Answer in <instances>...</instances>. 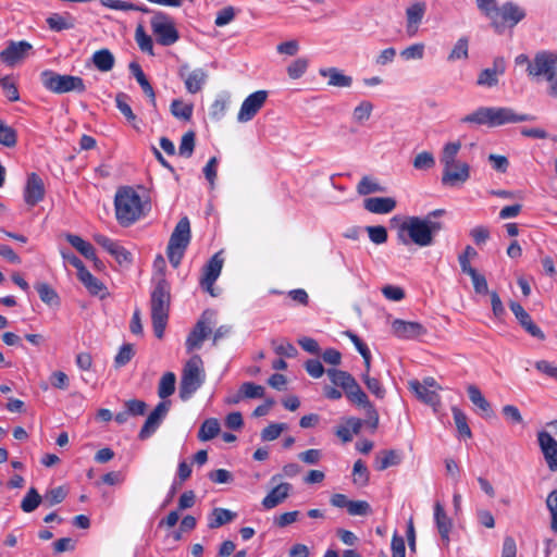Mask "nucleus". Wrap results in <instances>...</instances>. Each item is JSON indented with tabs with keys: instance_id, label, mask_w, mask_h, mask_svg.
I'll list each match as a JSON object with an SVG mask.
<instances>
[{
	"instance_id": "nucleus-1",
	"label": "nucleus",
	"mask_w": 557,
	"mask_h": 557,
	"mask_svg": "<svg viewBox=\"0 0 557 557\" xmlns=\"http://www.w3.org/2000/svg\"><path fill=\"white\" fill-rule=\"evenodd\" d=\"M443 209L429 212L424 218L409 216L398 227L397 237L403 245L416 244L419 247L431 246L434 236L443 228V224L434 218L444 214Z\"/></svg>"
},
{
	"instance_id": "nucleus-2",
	"label": "nucleus",
	"mask_w": 557,
	"mask_h": 557,
	"mask_svg": "<svg viewBox=\"0 0 557 557\" xmlns=\"http://www.w3.org/2000/svg\"><path fill=\"white\" fill-rule=\"evenodd\" d=\"M170 284L160 277L154 283L150 296V310L153 333L156 337L162 338L169 320L170 310Z\"/></svg>"
},
{
	"instance_id": "nucleus-3",
	"label": "nucleus",
	"mask_w": 557,
	"mask_h": 557,
	"mask_svg": "<svg viewBox=\"0 0 557 557\" xmlns=\"http://www.w3.org/2000/svg\"><path fill=\"white\" fill-rule=\"evenodd\" d=\"M461 148L460 141L448 143L444 146L441 156V163L444 166L442 184L446 186H457L467 182L470 177V166L467 162L457 160V154Z\"/></svg>"
},
{
	"instance_id": "nucleus-4",
	"label": "nucleus",
	"mask_w": 557,
	"mask_h": 557,
	"mask_svg": "<svg viewBox=\"0 0 557 557\" xmlns=\"http://www.w3.org/2000/svg\"><path fill=\"white\" fill-rule=\"evenodd\" d=\"M115 215L119 223L128 226L141 214L140 196L132 187L120 188L114 198Z\"/></svg>"
},
{
	"instance_id": "nucleus-5",
	"label": "nucleus",
	"mask_w": 557,
	"mask_h": 557,
	"mask_svg": "<svg viewBox=\"0 0 557 557\" xmlns=\"http://www.w3.org/2000/svg\"><path fill=\"white\" fill-rule=\"evenodd\" d=\"M206 374L203 362L199 355H193L184 364L180 383L178 395L183 401L191 398V396L205 383Z\"/></svg>"
},
{
	"instance_id": "nucleus-6",
	"label": "nucleus",
	"mask_w": 557,
	"mask_h": 557,
	"mask_svg": "<svg viewBox=\"0 0 557 557\" xmlns=\"http://www.w3.org/2000/svg\"><path fill=\"white\" fill-rule=\"evenodd\" d=\"M527 16V10L513 1L498 5L490 18V25L495 33L502 35L507 29L515 28Z\"/></svg>"
},
{
	"instance_id": "nucleus-7",
	"label": "nucleus",
	"mask_w": 557,
	"mask_h": 557,
	"mask_svg": "<svg viewBox=\"0 0 557 557\" xmlns=\"http://www.w3.org/2000/svg\"><path fill=\"white\" fill-rule=\"evenodd\" d=\"M40 83L42 86L54 94H65L77 91L79 94L86 90L82 77L67 74H59L52 70H45L40 73Z\"/></svg>"
},
{
	"instance_id": "nucleus-8",
	"label": "nucleus",
	"mask_w": 557,
	"mask_h": 557,
	"mask_svg": "<svg viewBox=\"0 0 557 557\" xmlns=\"http://www.w3.org/2000/svg\"><path fill=\"white\" fill-rule=\"evenodd\" d=\"M343 391L351 404L360 406L366 410L367 423H369L372 430H375L379 425V413L356 379L352 377L351 381L344 386Z\"/></svg>"
},
{
	"instance_id": "nucleus-9",
	"label": "nucleus",
	"mask_w": 557,
	"mask_h": 557,
	"mask_svg": "<svg viewBox=\"0 0 557 557\" xmlns=\"http://www.w3.org/2000/svg\"><path fill=\"white\" fill-rule=\"evenodd\" d=\"M150 25L152 33L157 37L158 44L161 46H172L180 38L172 18L161 11L154 12L151 17Z\"/></svg>"
},
{
	"instance_id": "nucleus-10",
	"label": "nucleus",
	"mask_w": 557,
	"mask_h": 557,
	"mask_svg": "<svg viewBox=\"0 0 557 557\" xmlns=\"http://www.w3.org/2000/svg\"><path fill=\"white\" fill-rule=\"evenodd\" d=\"M213 324L214 312L211 310H205L186 338L185 345L187 352L201 348L205 339L211 335Z\"/></svg>"
},
{
	"instance_id": "nucleus-11",
	"label": "nucleus",
	"mask_w": 557,
	"mask_h": 557,
	"mask_svg": "<svg viewBox=\"0 0 557 557\" xmlns=\"http://www.w3.org/2000/svg\"><path fill=\"white\" fill-rule=\"evenodd\" d=\"M556 63L557 60L553 58V54L541 51L535 54L532 63H529L527 72L530 76L539 77L543 75L547 81H553Z\"/></svg>"
},
{
	"instance_id": "nucleus-12",
	"label": "nucleus",
	"mask_w": 557,
	"mask_h": 557,
	"mask_svg": "<svg viewBox=\"0 0 557 557\" xmlns=\"http://www.w3.org/2000/svg\"><path fill=\"white\" fill-rule=\"evenodd\" d=\"M267 98V90H257L250 94L240 106L239 112L237 114V121L239 123H247L251 121L264 106Z\"/></svg>"
},
{
	"instance_id": "nucleus-13",
	"label": "nucleus",
	"mask_w": 557,
	"mask_h": 557,
	"mask_svg": "<svg viewBox=\"0 0 557 557\" xmlns=\"http://www.w3.org/2000/svg\"><path fill=\"white\" fill-rule=\"evenodd\" d=\"M171 401L162 400L147 417L141 430L139 431L138 437L144 441L149 438L161 425L163 419L166 417L170 410Z\"/></svg>"
},
{
	"instance_id": "nucleus-14",
	"label": "nucleus",
	"mask_w": 557,
	"mask_h": 557,
	"mask_svg": "<svg viewBox=\"0 0 557 557\" xmlns=\"http://www.w3.org/2000/svg\"><path fill=\"white\" fill-rule=\"evenodd\" d=\"M33 46L26 41H9L8 46L0 52V61L8 66H14L29 55Z\"/></svg>"
},
{
	"instance_id": "nucleus-15",
	"label": "nucleus",
	"mask_w": 557,
	"mask_h": 557,
	"mask_svg": "<svg viewBox=\"0 0 557 557\" xmlns=\"http://www.w3.org/2000/svg\"><path fill=\"white\" fill-rule=\"evenodd\" d=\"M223 261L224 260L221 257V252H216L210 258L203 268V273L200 278V286L211 296H215L213 292V284L221 274Z\"/></svg>"
},
{
	"instance_id": "nucleus-16",
	"label": "nucleus",
	"mask_w": 557,
	"mask_h": 557,
	"mask_svg": "<svg viewBox=\"0 0 557 557\" xmlns=\"http://www.w3.org/2000/svg\"><path fill=\"white\" fill-rule=\"evenodd\" d=\"M46 188L42 178L35 172L29 173L23 191L25 203L34 207L44 200Z\"/></svg>"
},
{
	"instance_id": "nucleus-17",
	"label": "nucleus",
	"mask_w": 557,
	"mask_h": 557,
	"mask_svg": "<svg viewBox=\"0 0 557 557\" xmlns=\"http://www.w3.org/2000/svg\"><path fill=\"white\" fill-rule=\"evenodd\" d=\"M178 76L184 81L185 88L189 94L199 92L208 78V74L203 69L189 71L187 63L180 66Z\"/></svg>"
},
{
	"instance_id": "nucleus-18",
	"label": "nucleus",
	"mask_w": 557,
	"mask_h": 557,
	"mask_svg": "<svg viewBox=\"0 0 557 557\" xmlns=\"http://www.w3.org/2000/svg\"><path fill=\"white\" fill-rule=\"evenodd\" d=\"M492 114V128L503 126L505 124L531 122L535 120L534 115L517 113L509 107H493Z\"/></svg>"
},
{
	"instance_id": "nucleus-19",
	"label": "nucleus",
	"mask_w": 557,
	"mask_h": 557,
	"mask_svg": "<svg viewBox=\"0 0 557 557\" xmlns=\"http://www.w3.org/2000/svg\"><path fill=\"white\" fill-rule=\"evenodd\" d=\"M94 239L99 246L114 257L120 265H128L132 263V253L117 242L103 234H96Z\"/></svg>"
},
{
	"instance_id": "nucleus-20",
	"label": "nucleus",
	"mask_w": 557,
	"mask_h": 557,
	"mask_svg": "<svg viewBox=\"0 0 557 557\" xmlns=\"http://www.w3.org/2000/svg\"><path fill=\"white\" fill-rule=\"evenodd\" d=\"M425 1H414L406 8V33L409 37H413L419 32L420 25L426 13Z\"/></svg>"
},
{
	"instance_id": "nucleus-21",
	"label": "nucleus",
	"mask_w": 557,
	"mask_h": 557,
	"mask_svg": "<svg viewBox=\"0 0 557 557\" xmlns=\"http://www.w3.org/2000/svg\"><path fill=\"white\" fill-rule=\"evenodd\" d=\"M392 331L400 339H414L426 334V329L423 324L401 319H395L392 322Z\"/></svg>"
},
{
	"instance_id": "nucleus-22",
	"label": "nucleus",
	"mask_w": 557,
	"mask_h": 557,
	"mask_svg": "<svg viewBox=\"0 0 557 557\" xmlns=\"http://www.w3.org/2000/svg\"><path fill=\"white\" fill-rule=\"evenodd\" d=\"M510 310L515 314L516 319L523 327V330L529 333L532 337H535L540 341L545 339V334L543 331L533 322L531 315L523 309V307L519 302L511 301Z\"/></svg>"
},
{
	"instance_id": "nucleus-23",
	"label": "nucleus",
	"mask_w": 557,
	"mask_h": 557,
	"mask_svg": "<svg viewBox=\"0 0 557 557\" xmlns=\"http://www.w3.org/2000/svg\"><path fill=\"white\" fill-rule=\"evenodd\" d=\"M539 445L550 471H557V441L546 431L537 434Z\"/></svg>"
},
{
	"instance_id": "nucleus-24",
	"label": "nucleus",
	"mask_w": 557,
	"mask_h": 557,
	"mask_svg": "<svg viewBox=\"0 0 557 557\" xmlns=\"http://www.w3.org/2000/svg\"><path fill=\"white\" fill-rule=\"evenodd\" d=\"M190 242V222L183 216L176 224L168 246L187 248Z\"/></svg>"
},
{
	"instance_id": "nucleus-25",
	"label": "nucleus",
	"mask_w": 557,
	"mask_h": 557,
	"mask_svg": "<svg viewBox=\"0 0 557 557\" xmlns=\"http://www.w3.org/2000/svg\"><path fill=\"white\" fill-rule=\"evenodd\" d=\"M409 388L419 400L433 407L434 411H436L437 407L441 406V397H440L438 393L433 388H426V387L420 386V381H418V380L410 381Z\"/></svg>"
},
{
	"instance_id": "nucleus-26",
	"label": "nucleus",
	"mask_w": 557,
	"mask_h": 557,
	"mask_svg": "<svg viewBox=\"0 0 557 557\" xmlns=\"http://www.w3.org/2000/svg\"><path fill=\"white\" fill-rule=\"evenodd\" d=\"M434 521L442 541L445 545H448L453 523L451 519L446 515L444 507L438 502L434 505Z\"/></svg>"
},
{
	"instance_id": "nucleus-27",
	"label": "nucleus",
	"mask_w": 557,
	"mask_h": 557,
	"mask_svg": "<svg viewBox=\"0 0 557 557\" xmlns=\"http://www.w3.org/2000/svg\"><path fill=\"white\" fill-rule=\"evenodd\" d=\"M129 72L134 75L139 84L143 92L148 97L149 102L153 108H157L156 92L148 78L146 77L141 66L137 62H131L128 65Z\"/></svg>"
},
{
	"instance_id": "nucleus-28",
	"label": "nucleus",
	"mask_w": 557,
	"mask_h": 557,
	"mask_svg": "<svg viewBox=\"0 0 557 557\" xmlns=\"http://www.w3.org/2000/svg\"><path fill=\"white\" fill-rule=\"evenodd\" d=\"M292 484L284 482L274 486L268 495L262 499V506L265 509H272L282 504L289 495Z\"/></svg>"
},
{
	"instance_id": "nucleus-29",
	"label": "nucleus",
	"mask_w": 557,
	"mask_h": 557,
	"mask_svg": "<svg viewBox=\"0 0 557 557\" xmlns=\"http://www.w3.org/2000/svg\"><path fill=\"white\" fill-rule=\"evenodd\" d=\"M77 277L90 295L98 296L101 299L107 297L108 290L106 285L96 276H94L87 269H84L81 273H77Z\"/></svg>"
},
{
	"instance_id": "nucleus-30",
	"label": "nucleus",
	"mask_w": 557,
	"mask_h": 557,
	"mask_svg": "<svg viewBox=\"0 0 557 557\" xmlns=\"http://www.w3.org/2000/svg\"><path fill=\"white\" fill-rule=\"evenodd\" d=\"M363 207L371 213L386 214L396 208V200L392 197H370L364 200Z\"/></svg>"
},
{
	"instance_id": "nucleus-31",
	"label": "nucleus",
	"mask_w": 557,
	"mask_h": 557,
	"mask_svg": "<svg viewBox=\"0 0 557 557\" xmlns=\"http://www.w3.org/2000/svg\"><path fill=\"white\" fill-rule=\"evenodd\" d=\"M467 393L470 401L480 410V414L483 418H491L493 416L491 404L486 400L476 385H468Z\"/></svg>"
},
{
	"instance_id": "nucleus-32",
	"label": "nucleus",
	"mask_w": 557,
	"mask_h": 557,
	"mask_svg": "<svg viewBox=\"0 0 557 557\" xmlns=\"http://www.w3.org/2000/svg\"><path fill=\"white\" fill-rule=\"evenodd\" d=\"M319 74L322 77H327L329 86L334 87H350L352 84V77L346 75L337 67H323L319 70Z\"/></svg>"
},
{
	"instance_id": "nucleus-33",
	"label": "nucleus",
	"mask_w": 557,
	"mask_h": 557,
	"mask_svg": "<svg viewBox=\"0 0 557 557\" xmlns=\"http://www.w3.org/2000/svg\"><path fill=\"white\" fill-rule=\"evenodd\" d=\"M46 23L52 32H62L75 27V18L70 13H51L46 18Z\"/></svg>"
},
{
	"instance_id": "nucleus-34",
	"label": "nucleus",
	"mask_w": 557,
	"mask_h": 557,
	"mask_svg": "<svg viewBox=\"0 0 557 557\" xmlns=\"http://www.w3.org/2000/svg\"><path fill=\"white\" fill-rule=\"evenodd\" d=\"M493 107H479L472 113L461 119L462 123L485 125L492 127Z\"/></svg>"
},
{
	"instance_id": "nucleus-35",
	"label": "nucleus",
	"mask_w": 557,
	"mask_h": 557,
	"mask_svg": "<svg viewBox=\"0 0 557 557\" xmlns=\"http://www.w3.org/2000/svg\"><path fill=\"white\" fill-rule=\"evenodd\" d=\"M66 240L73 246L82 256L86 259L92 260L95 264L99 262L94 246L84 240L81 236L74 234H67Z\"/></svg>"
},
{
	"instance_id": "nucleus-36",
	"label": "nucleus",
	"mask_w": 557,
	"mask_h": 557,
	"mask_svg": "<svg viewBox=\"0 0 557 557\" xmlns=\"http://www.w3.org/2000/svg\"><path fill=\"white\" fill-rule=\"evenodd\" d=\"M94 65L101 72H109L113 69L115 59L113 53L107 49H100L92 54Z\"/></svg>"
},
{
	"instance_id": "nucleus-37",
	"label": "nucleus",
	"mask_w": 557,
	"mask_h": 557,
	"mask_svg": "<svg viewBox=\"0 0 557 557\" xmlns=\"http://www.w3.org/2000/svg\"><path fill=\"white\" fill-rule=\"evenodd\" d=\"M401 461V455L396 450H383L375 459V468L383 471L389 467L397 466Z\"/></svg>"
},
{
	"instance_id": "nucleus-38",
	"label": "nucleus",
	"mask_w": 557,
	"mask_h": 557,
	"mask_svg": "<svg viewBox=\"0 0 557 557\" xmlns=\"http://www.w3.org/2000/svg\"><path fill=\"white\" fill-rule=\"evenodd\" d=\"M236 513L225 508H214L209 518L208 527L218 529L235 519Z\"/></svg>"
},
{
	"instance_id": "nucleus-39",
	"label": "nucleus",
	"mask_w": 557,
	"mask_h": 557,
	"mask_svg": "<svg viewBox=\"0 0 557 557\" xmlns=\"http://www.w3.org/2000/svg\"><path fill=\"white\" fill-rule=\"evenodd\" d=\"M220 423L218 421V419L215 418H209V419H206L199 431H198V438L202 442H207V441H210L212 438H214L215 436H218V434L220 433Z\"/></svg>"
},
{
	"instance_id": "nucleus-40",
	"label": "nucleus",
	"mask_w": 557,
	"mask_h": 557,
	"mask_svg": "<svg viewBox=\"0 0 557 557\" xmlns=\"http://www.w3.org/2000/svg\"><path fill=\"white\" fill-rule=\"evenodd\" d=\"M451 412L459 436L471 438L472 432L468 424V418L466 413L456 406L451 408Z\"/></svg>"
},
{
	"instance_id": "nucleus-41",
	"label": "nucleus",
	"mask_w": 557,
	"mask_h": 557,
	"mask_svg": "<svg viewBox=\"0 0 557 557\" xmlns=\"http://www.w3.org/2000/svg\"><path fill=\"white\" fill-rule=\"evenodd\" d=\"M176 376L173 372H165L158 386V396L162 399L170 397L175 392Z\"/></svg>"
},
{
	"instance_id": "nucleus-42",
	"label": "nucleus",
	"mask_w": 557,
	"mask_h": 557,
	"mask_svg": "<svg viewBox=\"0 0 557 557\" xmlns=\"http://www.w3.org/2000/svg\"><path fill=\"white\" fill-rule=\"evenodd\" d=\"M42 497L35 487H30L21 502V509L26 512H33L41 504Z\"/></svg>"
},
{
	"instance_id": "nucleus-43",
	"label": "nucleus",
	"mask_w": 557,
	"mask_h": 557,
	"mask_svg": "<svg viewBox=\"0 0 557 557\" xmlns=\"http://www.w3.org/2000/svg\"><path fill=\"white\" fill-rule=\"evenodd\" d=\"M469 57V40L467 37H460L447 57L449 62L467 60Z\"/></svg>"
},
{
	"instance_id": "nucleus-44",
	"label": "nucleus",
	"mask_w": 557,
	"mask_h": 557,
	"mask_svg": "<svg viewBox=\"0 0 557 557\" xmlns=\"http://www.w3.org/2000/svg\"><path fill=\"white\" fill-rule=\"evenodd\" d=\"M385 189L374 178L366 175L357 185V193L361 196H367L373 193H383Z\"/></svg>"
},
{
	"instance_id": "nucleus-45",
	"label": "nucleus",
	"mask_w": 557,
	"mask_h": 557,
	"mask_svg": "<svg viewBox=\"0 0 557 557\" xmlns=\"http://www.w3.org/2000/svg\"><path fill=\"white\" fill-rule=\"evenodd\" d=\"M17 143V133L16 131L5 124L0 119V145L7 147V148H13L16 146Z\"/></svg>"
},
{
	"instance_id": "nucleus-46",
	"label": "nucleus",
	"mask_w": 557,
	"mask_h": 557,
	"mask_svg": "<svg viewBox=\"0 0 557 557\" xmlns=\"http://www.w3.org/2000/svg\"><path fill=\"white\" fill-rule=\"evenodd\" d=\"M373 108L372 102L368 100L360 101L352 111V120L358 124L364 123L370 119Z\"/></svg>"
},
{
	"instance_id": "nucleus-47",
	"label": "nucleus",
	"mask_w": 557,
	"mask_h": 557,
	"mask_svg": "<svg viewBox=\"0 0 557 557\" xmlns=\"http://www.w3.org/2000/svg\"><path fill=\"white\" fill-rule=\"evenodd\" d=\"M193 104L184 103L180 99H174L171 103V113L177 117L185 121H189L193 115Z\"/></svg>"
},
{
	"instance_id": "nucleus-48",
	"label": "nucleus",
	"mask_w": 557,
	"mask_h": 557,
	"mask_svg": "<svg viewBox=\"0 0 557 557\" xmlns=\"http://www.w3.org/2000/svg\"><path fill=\"white\" fill-rule=\"evenodd\" d=\"M135 40L143 52L153 55V41L152 38L146 34L144 27L139 25L135 30Z\"/></svg>"
},
{
	"instance_id": "nucleus-49",
	"label": "nucleus",
	"mask_w": 557,
	"mask_h": 557,
	"mask_svg": "<svg viewBox=\"0 0 557 557\" xmlns=\"http://www.w3.org/2000/svg\"><path fill=\"white\" fill-rule=\"evenodd\" d=\"M361 379L369 392L376 398L383 399L385 397L386 391L379 379L372 377L368 373H362Z\"/></svg>"
},
{
	"instance_id": "nucleus-50",
	"label": "nucleus",
	"mask_w": 557,
	"mask_h": 557,
	"mask_svg": "<svg viewBox=\"0 0 557 557\" xmlns=\"http://www.w3.org/2000/svg\"><path fill=\"white\" fill-rule=\"evenodd\" d=\"M66 495V488L63 486H58L47 491L46 494L41 497L45 504H47L49 507H52L54 505L62 503L65 499Z\"/></svg>"
},
{
	"instance_id": "nucleus-51",
	"label": "nucleus",
	"mask_w": 557,
	"mask_h": 557,
	"mask_svg": "<svg viewBox=\"0 0 557 557\" xmlns=\"http://www.w3.org/2000/svg\"><path fill=\"white\" fill-rule=\"evenodd\" d=\"M326 374L331 382L341 388H344L345 385H347L351 379L354 377L350 373L347 371L338 370L335 368H331L326 370Z\"/></svg>"
},
{
	"instance_id": "nucleus-52",
	"label": "nucleus",
	"mask_w": 557,
	"mask_h": 557,
	"mask_svg": "<svg viewBox=\"0 0 557 557\" xmlns=\"http://www.w3.org/2000/svg\"><path fill=\"white\" fill-rule=\"evenodd\" d=\"M35 288H36V290L39 295V298L41 299L42 302L48 304V305L58 302V300H59L58 294L49 284L38 283V284H36Z\"/></svg>"
},
{
	"instance_id": "nucleus-53",
	"label": "nucleus",
	"mask_w": 557,
	"mask_h": 557,
	"mask_svg": "<svg viewBox=\"0 0 557 557\" xmlns=\"http://www.w3.org/2000/svg\"><path fill=\"white\" fill-rule=\"evenodd\" d=\"M352 474H354V483L355 484H358L360 486L368 485L369 470H368L366 463L361 459H358L354 463Z\"/></svg>"
},
{
	"instance_id": "nucleus-54",
	"label": "nucleus",
	"mask_w": 557,
	"mask_h": 557,
	"mask_svg": "<svg viewBox=\"0 0 557 557\" xmlns=\"http://www.w3.org/2000/svg\"><path fill=\"white\" fill-rule=\"evenodd\" d=\"M228 98L226 96H219L210 107L209 114L211 119L220 121L226 112Z\"/></svg>"
},
{
	"instance_id": "nucleus-55",
	"label": "nucleus",
	"mask_w": 557,
	"mask_h": 557,
	"mask_svg": "<svg viewBox=\"0 0 557 557\" xmlns=\"http://www.w3.org/2000/svg\"><path fill=\"white\" fill-rule=\"evenodd\" d=\"M195 149V133L189 131L185 133L181 139L178 153L182 157L190 158Z\"/></svg>"
},
{
	"instance_id": "nucleus-56",
	"label": "nucleus",
	"mask_w": 557,
	"mask_h": 557,
	"mask_svg": "<svg viewBox=\"0 0 557 557\" xmlns=\"http://www.w3.org/2000/svg\"><path fill=\"white\" fill-rule=\"evenodd\" d=\"M128 96L124 92H119L115 96V104L119 111L126 117L128 122H133L136 120V115L134 114L131 106L127 102Z\"/></svg>"
},
{
	"instance_id": "nucleus-57",
	"label": "nucleus",
	"mask_w": 557,
	"mask_h": 557,
	"mask_svg": "<svg viewBox=\"0 0 557 557\" xmlns=\"http://www.w3.org/2000/svg\"><path fill=\"white\" fill-rule=\"evenodd\" d=\"M308 60L306 58H298L293 61L287 67V74L292 79L300 78L308 69Z\"/></svg>"
},
{
	"instance_id": "nucleus-58",
	"label": "nucleus",
	"mask_w": 557,
	"mask_h": 557,
	"mask_svg": "<svg viewBox=\"0 0 557 557\" xmlns=\"http://www.w3.org/2000/svg\"><path fill=\"white\" fill-rule=\"evenodd\" d=\"M425 46L422 42L413 44L400 51V57L406 60H421L424 57Z\"/></svg>"
},
{
	"instance_id": "nucleus-59",
	"label": "nucleus",
	"mask_w": 557,
	"mask_h": 557,
	"mask_svg": "<svg viewBox=\"0 0 557 557\" xmlns=\"http://www.w3.org/2000/svg\"><path fill=\"white\" fill-rule=\"evenodd\" d=\"M134 355H135V351H134L133 345H131V344L122 345L119 352L116 354V356L114 358L115 367L116 368L124 367L132 360Z\"/></svg>"
},
{
	"instance_id": "nucleus-60",
	"label": "nucleus",
	"mask_w": 557,
	"mask_h": 557,
	"mask_svg": "<svg viewBox=\"0 0 557 557\" xmlns=\"http://www.w3.org/2000/svg\"><path fill=\"white\" fill-rule=\"evenodd\" d=\"M0 86L8 100L14 102L20 99L17 87L10 76L2 77L0 79Z\"/></svg>"
},
{
	"instance_id": "nucleus-61",
	"label": "nucleus",
	"mask_w": 557,
	"mask_h": 557,
	"mask_svg": "<svg viewBox=\"0 0 557 557\" xmlns=\"http://www.w3.org/2000/svg\"><path fill=\"white\" fill-rule=\"evenodd\" d=\"M286 428L287 425L285 423H270L261 431V440L263 442L274 441Z\"/></svg>"
},
{
	"instance_id": "nucleus-62",
	"label": "nucleus",
	"mask_w": 557,
	"mask_h": 557,
	"mask_svg": "<svg viewBox=\"0 0 557 557\" xmlns=\"http://www.w3.org/2000/svg\"><path fill=\"white\" fill-rule=\"evenodd\" d=\"M245 398H261L264 395V387L252 382H245L239 388Z\"/></svg>"
},
{
	"instance_id": "nucleus-63",
	"label": "nucleus",
	"mask_w": 557,
	"mask_h": 557,
	"mask_svg": "<svg viewBox=\"0 0 557 557\" xmlns=\"http://www.w3.org/2000/svg\"><path fill=\"white\" fill-rule=\"evenodd\" d=\"M370 240L375 245H382L387 240V230L382 225L367 226Z\"/></svg>"
},
{
	"instance_id": "nucleus-64",
	"label": "nucleus",
	"mask_w": 557,
	"mask_h": 557,
	"mask_svg": "<svg viewBox=\"0 0 557 557\" xmlns=\"http://www.w3.org/2000/svg\"><path fill=\"white\" fill-rule=\"evenodd\" d=\"M546 507L552 517L550 528L555 533H557V488L553 490L548 494L546 498Z\"/></svg>"
}]
</instances>
